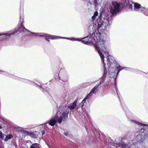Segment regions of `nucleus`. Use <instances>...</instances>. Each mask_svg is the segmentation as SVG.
<instances>
[{"label": "nucleus", "instance_id": "1", "mask_svg": "<svg viewBox=\"0 0 148 148\" xmlns=\"http://www.w3.org/2000/svg\"><path fill=\"white\" fill-rule=\"evenodd\" d=\"M72 41H77L81 42L86 44H92L94 45L96 49L100 55L101 59L104 58V56L103 54H105L106 56L108 55V53L106 52L107 51L106 50V42L103 39L101 38V34L97 32L93 33L90 35L89 38V36L82 38H64Z\"/></svg>", "mask_w": 148, "mask_h": 148}, {"label": "nucleus", "instance_id": "2", "mask_svg": "<svg viewBox=\"0 0 148 148\" xmlns=\"http://www.w3.org/2000/svg\"><path fill=\"white\" fill-rule=\"evenodd\" d=\"M108 56L106 57V62H107V65L108 66V74L110 73H113L114 72L117 73V75L120 71L123 69L126 70H129L130 69L126 67H123L122 68L119 64L114 63L112 59V57L110 56Z\"/></svg>", "mask_w": 148, "mask_h": 148}, {"label": "nucleus", "instance_id": "3", "mask_svg": "<svg viewBox=\"0 0 148 148\" xmlns=\"http://www.w3.org/2000/svg\"><path fill=\"white\" fill-rule=\"evenodd\" d=\"M69 112V111L66 112H63L60 113L58 112L54 118L49 121L48 122L49 124L51 126H53L55 125L57 121L59 123H61L62 120H65L68 118Z\"/></svg>", "mask_w": 148, "mask_h": 148}, {"label": "nucleus", "instance_id": "4", "mask_svg": "<svg viewBox=\"0 0 148 148\" xmlns=\"http://www.w3.org/2000/svg\"><path fill=\"white\" fill-rule=\"evenodd\" d=\"M108 17H106V18H103V20L101 16H100L99 20H98L97 23L95 24L97 27L99 31L104 30L109 24L108 20Z\"/></svg>", "mask_w": 148, "mask_h": 148}, {"label": "nucleus", "instance_id": "5", "mask_svg": "<svg viewBox=\"0 0 148 148\" xmlns=\"http://www.w3.org/2000/svg\"><path fill=\"white\" fill-rule=\"evenodd\" d=\"M130 121L133 124L140 126V133H145L144 135V138H145L148 136V126L147 125L133 120H131Z\"/></svg>", "mask_w": 148, "mask_h": 148}, {"label": "nucleus", "instance_id": "6", "mask_svg": "<svg viewBox=\"0 0 148 148\" xmlns=\"http://www.w3.org/2000/svg\"><path fill=\"white\" fill-rule=\"evenodd\" d=\"M32 34H34L35 36H45V34L44 33H32ZM65 37H61L59 36L52 35L49 34H47V36H45V39L47 41H49V39H51L52 40H54L55 39H58L60 38H64Z\"/></svg>", "mask_w": 148, "mask_h": 148}, {"label": "nucleus", "instance_id": "7", "mask_svg": "<svg viewBox=\"0 0 148 148\" xmlns=\"http://www.w3.org/2000/svg\"><path fill=\"white\" fill-rule=\"evenodd\" d=\"M112 6L110 8V12L113 15L116 14L120 11L119 4L115 1L112 2Z\"/></svg>", "mask_w": 148, "mask_h": 148}, {"label": "nucleus", "instance_id": "8", "mask_svg": "<svg viewBox=\"0 0 148 148\" xmlns=\"http://www.w3.org/2000/svg\"><path fill=\"white\" fill-rule=\"evenodd\" d=\"M104 58H102V59H101L102 62V63L103 64V66L104 68L103 76L102 77V79L100 81V82L98 84H97V85H99V86L101 84L103 83V82H104V77H105V76H106V75L107 73V71L106 70V66L107 62L106 60H105V61H104Z\"/></svg>", "mask_w": 148, "mask_h": 148}, {"label": "nucleus", "instance_id": "9", "mask_svg": "<svg viewBox=\"0 0 148 148\" xmlns=\"http://www.w3.org/2000/svg\"><path fill=\"white\" fill-rule=\"evenodd\" d=\"M14 32H12V31H10L4 34H0V40L5 39L7 38V37H9L12 34H14Z\"/></svg>", "mask_w": 148, "mask_h": 148}, {"label": "nucleus", "instance_id": "10", "mask_svg": "<svg viewBox=\"0 0 148 148\" xmlns=\"http://www.w3.org/2000/svg\"><path fill=\"white\" fill-rule=\"evenodd\" d=\"M134 10L135 11H140L143 12V10H145L146 11H148V10L145 9V8L141 6L138 3H135L134 5Z\"/></svg>", "mask_w": 148, "mask_h": 148}, {"label": "nucleus", "instance_id": "11", "mask_svg": "<svg viewBox=\"0 0 148 148\" xmlns=\"http://www.w3.org/2000/svg\"><path fill=\"white\" fill-rule=\"evenodd\" d=\"M122 146V148H131L128 146L126 144H125L123 145H121L119 142H114L113 144V145L111 146L110 147L111 148H116V147H119Z\"/></svg>", "mask_w": 148, "mask_h": 148}, {"label": "nucleus", "instance_id": "12", "mask_svg": "<svg viewBox=\"0 0 148 148\" xmlns=\"http://www.w3.org/2000/svg\"><path fill=\"white\" fill-rule=\"evenodd\" d=\"M12 31V32H14V34H15L16 32H21L22 31L23 32H25L26 31L27 32H29V31H28L27 29L25 28L24 26L22 25H21V26L20 27H19V29L16 31V30H15L14 31Z\"/></svg>", "mask_w": 148, "mask_h": 148}, {"label": "nucleus", "instance_id": "13", "mask_svg": "<svg viewBox=\"0 0 148 148\" xmlns=\"http://www.w3.org/2000/svg\"><path fill=\"white\" fill-rule=\"evenodd\" d=\"M99 86V85H96L92 90L90 92L88 95L91 96L92 94H96L98 91V88Z\"/></svg>", "mask_w": 148, "mask_h": 148}, {"label": "nucleus", "instance_id": "14", "mask_svg": "<svg viewBox=\"0 0 148 148\" xmlns=\"http://www.w3.org/2000/svg\"><path fill=\"white\" fill-rule=\"evenodd\" d=\"M125 2L124 3V5L126 6L129 7V9L132 8V2L129 0H125Z\"/></svg>", "mask_w": 148, "mask_h": 148}, {"label": "nucleus", "instance_id": "15", "mask_svg": "<svg viewBox=\"0 0 148 148\" xmlns=\"http://www.w3.org/2000/svg\"><path fill=\"white\" fill-rule=\"evenodd\" d=\"M143 135H141L140 134L137 135L136 137V140L139 143L141 142L143 140Z\"/></svg>", "mask_w": 148, "mask_h": 148}, {"label": "nucleus", "instance_id": "16", "mask_svg": "<svg viewBox=\"0 0 148 148\" xmlns=\"http://www.w3.org/2000/svg\"><path fill=\"white\" fill-rule=\"evenodd\" d=\"M77 101H75L71 105L68 106V107L71 110H73L76 107L77 105Z\"/></svg>", "mask_w": 148, "mask_h": 148}, {"label": "nucleus", "instance_id": "17", "mask_svg": "<svg viewBox=\"0 0 148 148\" xmlns=\"http://www.w3.org/2000/svg\"><path fill=\"white\" fill-rule=\"evenodd\" d=\"M30 148H41L40 145L37 143L32 144L30 146Z\"/></svg>", "mask_w": 148, "mask_h": 148}, {"label": "nucleus", "instance_id": "18", "mask_svg": "<svg viewBox=\"0 0 148 148\" xmlns=\"http://www.w3.org/2000/svg\"><path fill=\"white\" fill-rule=\"evenodd\" d=\"M18 79L21 81H22L24 82H26L28 84H31L32 83V82L27 79L19 78H18Z\"/></svg>", "mask_w": 148, "mask_h": 148}, {"label": "nucleus", "instance_id": "19", "mask_svg": "<svg viewBox=\"0 0 148 148\" xmlns=\"http://www.w3.org/2000/svg\"><path fill=\"white\" fill-rule=\"evenodd\" d=\"M13 137L12 135L11 134H9L6 136L5 138L3 140L5 141H7L8 140L11 139Z\"/></svg>", "mask_w": 148, "mask_h": 148}, {"label": "nucleus", "instance_id": "20", "mask_svg": "<svg viewBox=\"0 0 148 148\" xmlns=\"http://www.w3.org/2000/svg\"><path fill=\"white\" fill-rule=\"evenodd\" d=\"M27 135L30 136L31 137H32L35 138L36 137V135L34 134L32 132H27Z\"/></svg>", "mask_w": 148, "mask_h": 148}, {"label": "nucleus", "instance_id": "21", "mask_svg": "<svg viewBox=\"0 0 148 148\" xmlns=\"http://www.w3.org/2000/svg\"><path fill=\"white\" fill-rule=\"evenodd\" d=\"M89 96V95H88L86 96V97L82 101V107L83 108V107L84 105V103L85 102L86 100L88 99V97Z\"/></svg>", "mask_w": 148, "mask_h": 148}, {"label": "nucleus", "instance_id": "22", "mask_svg": "<svg viewBox=\"0 0 148 148\" xmlns=\"http://www.w3.org/2000/svg\"><path fill=\"white\" fill-rule=\"evenodd\" d=\"M98 13L97 11H96L94 13V15L92 17V19L93 20H94L95 18V17L98 15Z\"/></svg>", "mask_w": 148, "mask_h": 148}, {"label": "nucleus", "instance_id": "23", "mask_svg": "<svg viewBox=\"0 0 148 148\" xmlns=\"http://www.w3.org/2000/svg\"><path fill=\"white\" fill-rule=\"evenodd\" d=\"M4 134L0 131V138L2 139H3L4 138Z\"/></svg>", "mask_w": 148, "mask_h": 148}, {"label": "nucleus", "instance_id": "24", "mask_svg": "<svg viewBox=\"0 0 148 148\" xmlns=\"http://www.w3.org/2000/svg\"><path fill=\"white\" fill-rule=\"evenodd\" d=\"M147 10H148V9ZM141 12L143 13L145 15L148 16V11H146L145 10H143V12Z\"/></svg>", "mask_w": 148, "mask_h": 148}, {"label": "nucleus", "instance_id": "25", "mask_svg": "<svg viewBox=\"0 0 148 148\" xmlns=\"http://www.w3.org/2000/svg\"><path fill=\"white\" fill-rule=\"evenodd\" d=\"M23 18H21V17H20V22L21 23V25H22L23 24Z\"/></svg>", "mask_w": 148, "mask_h": 148}, {"label": "nucleus", "instance_id": "26", "mask_svg": "<svg viewBox=\"0 0 148 148\" xmlns=\"http://www.w3.org/2000/svg\"><path fill=\"white\" fill-rule=\"evenodd\" d=\"M93 82H87L86 83V85H87V86H88V85H91L92 83H93Z\"/></svg>", "mask_w": 148, "mask_h": 148}, {"label": "nucleus", "instance_id": "27", "mask_svg": "<svg viewBox=\"0 0 148 148\" xmlns=\"http://www.w3.org/2000/svg\"><path fill=\"white\" fill-rule=\"evenodd\" d=\"M5 72H4V71H1L0 70V74H2L5 75Z\"/></svg>", "mask_w": 148, "mask_h": 148}, {"label": "nucleus", "instance_id": "28", "mask_svg": "<svg viewBox=\"0 0 148 148\" xmlns=\"http://www.w3.org/2000/svg\"><path fill=\"white\" fill-rule=\"evenodd\" d=\"M64 134L65 136H68V133H67V132H65L64 133Z\"/></svg>", "mask_w": 148, "mask_h": 148}, {"label": "nucleus", "instance_id": "29", "mask_svg": "<svg viewBox=\"0 0 148 148\" xmlns=\"http://www.w3.org/2000/svg\"><path fill=\"white\" fill-rule=\"evenodd\" d=\"M42 135H43L45 134V132L43 131H42L41 132Z\"/></svg>", "mask_w": 148, "mask_h": 148}, {"label": "nucleus", "instance_id": "30", "mask_svg": "<svg viewBox=\"0 0 148 148\" xmlns=\"http://www.w3.org/2000/svg\"><path fill=\"white\" fill-rule=\"evenodd\" d=\"M116 92L117 94V95H118V90H117V89H116Z\"/></svg>", "mask_w": 148, "mask_h": 148}, {"label": "nucleus", "instance_id": "31", "mask_svg": "<svg viewBox=\"0 0 148 148\" xmlns=\"http://www.w3.org/2000/svg\"><path fill=\"white\" fill-rule=\"evenodd\" d=\"M25 148H27V146H26L25 147H24Z\"/></svg>", "mask_w": 148, "mask_h": 148}, {"label": "nucleus", "instance_id": "32", "mask_svg": "<svg viewBox=\"0 0 148 148\" xmlns=\"http://www.w3.org/2000/svg\"><path fill=\"white\" fill-rule=\"evenodd\" d=\"M2 128V127L1 126H0V129H1Z\"/></svg>", "mask_w": 148, "mask_h": 148}, {"label": "nucleus", "instance_id": "33", "mask_svg": "<svg viewBox=\"0 0 148 148\" xmlns=\"http://www.w3.org/2000/svg\"><path fill=\"white\" fill-rule=\"evenodd\" d=\"M123 139V138H122L121 140H122Z\"/></svg>", "mask_w": 148, "mask_h": 148}]
</instances>
